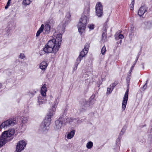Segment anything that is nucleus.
Segmentation results:
<instances>
[{
    "label": "nucleus",
    "instance_id": "obj_34",
    "mask_svg": "<svg viewBox=\"0 0 152 152\" xmlns=\"http://www.w3.org/2000/svg\"><path fill=\"white\" fill-rule=\"evenodd\" d=\"M138 57L137 58V59L136 60V61H135V63H134L132 65V67H131V69H130V71L131 72H132V71L133 69V68L134 67V66L136 63V61H137V60H138Z\"/></svg>",
    "mask_w": 152,
    "mask_h": 152
},
{
    "label": "nucleus",
    "instance_id": "obj_35",
    "mask_svg": "<svg viewBox=\"0 0 152 152\" xmlns=\"http://www.w3.org/2000/svg\"><path fill=\"white\" fill-rule=\"evenodd\" d=\"M130 78L127 77L126 78V81L127 84L129 85V83L130 81Z\"/></svg>",
    "mask_w": 152,
    "mask_h": 152
},
{
    "label": "nucleus",
    "instance_id": "obj_18",
    "mask_svg": "<svg viewBox=\"0 0 152 152\" xmlns=\"http://www.w3.org/2000/svg\"><path fill=\"white\" fill-rule=\"evenodd\" d=\"M89 106V102L86 101L85 103L82 107V108L80 109L81 111H83L86 109V108Z\"/></svg>",
    "mask_w": 152,
    "mask_h": 152
},
{
    "label": "nucleus",
    "instance_id": "obj_14",
    "mask_svg": "<svg viewBox=\"0 0 152 152\" xmlns=\"http://www.w3.org/2000/svg\"><path fill=\"white\" fill-rule=\"evenodd\" d=\"M46 85L44 84L42 87L41 90V96H45L47 91Z\"/></svg>",
    "mask_w": 152,
    "mask_h": 152
},
{
    "label": "nucleus",
    "instance_id": "obj_30",
    "mask_svg": "<svg viewBox=\"0 0 152 152\" xmlns=\"http://www.w3.org/2000/svg\"><path fill=\"white\" fill-rule=\"evenodd\" d=\"M88 27L91 30H93L94 28V25L93 24H91L89 25Z\"/></svg>",
    "mask_w": 152,
    "mask_h": 152
},
{
    "label": "nucleus",
    "instance_id": "obj_12",
    "mask_svg": "<svg viewBox=\"0 0 152 152\" xmlns=\"http://www.w3.org/2000/svg\"><path fill=\"white\" fill-rule=\"evenodd\" d=\"M43 30L44 31V33L46 34H49L50 31V26L48 24H46L44 26V27Z\"/></svg>",
    "mask_w": 152,
    "mask_h": 152
},
{
    "label": "nucleus",
    "instance_id": "obj_42",
    "mask_svg": "<svg viewBox=\"0 0 152 152\" xmlns=\"http://www.w3.org/2000/svg\"><path fill=\"white\" fill-rule=\"evenodd\" d=\"M150 152H152V150Z\"/></svg>",
    "mask_w": 152,
    "mask_h": 152
},
{
    "label": "nucleus",
    "instance_id": "obj_40",
    "mask_svg": "<svg viewBox=\"0 0 152 152\" xmlns=\"http://www.w3.org/2000/svg\"><path fill=\"white\" fill-rule=\"evenodd\" d=\"M122 42V41L121 40L120 41V42Z\"/></svg>",
    "mask_w": 152,
    "mask_h": 152
},
{
    "label": "nucleus",
    "instance_id": "obj_29",
    "mask_svg": "<svg viewBox=\"0 0 152 152\" xmlns=\"http://www.w3.org/2000/svg\"><path fill=\"white\" fill-rule=\"evenodd\" d=\"M10 4H11V1H8V2L7 4L6 5L5 7V9H8V8L9 6H10Z\"/></svg>",
    "mask_w": 152,
    "mask_h": 152
},
{
    "label": "nucleus",
    "instance_id": "obj_9",
    "mask_svg": "<svg viewBox=\"0 0 152 152\" xmlns=\"http://www.w3.org/2000/svg\"><path fill=\"white\" fill-rule=\"evenodd\" d=\"M129 94V89H127L125 92L124 97L123 98L122 106V110L123 111L125 110L126 106L127 104V102L128 99Z\"/></svg>",
    "mask_w": 152,
    "mask_h": 152
},
{
    "label": "nucleus",
    "instance_id": "obj_6",
    "mask_svg": "<svg viewBox=\"0 0 152 152\" xmlns=\"http://www.w3.org/2000/svg\"><path fill=\"white\" fill-rule=\"evenodd\" d=\"M96 14L98 17L101 18L103 15V6L100 2H98L96 6Z\"/></svg>",
    "mask_w": 152,
    "mask_h": 152
},
{
    "label": "nucleus",
    "instance_id": "obj_13",
    "mask_svg": "<svg viewBox=\"0 0 152 152\" xmlns=\"http://www.w3.org/2000/svg\"><path fill=\"white\" fill-rule=\"evenodd\" d=\"M45 98V96H39L38 101L39 105L45 103V102L46 101Z\"/></svg>",
    "mask_w": 152,
    "mask_h": 152
},
{
    "label": "nucleus",
    "instance_id": "obj_3",
    "mask_svg": "<svg viewBox=\"0 0 152 152\" xmlns=\"http://www.w3.org/2000/svg\"><path fill=\"white\" fill-rule=\"evenodd\" d=\"M89 12L90 6L89 5H87L84 10L83 13L78 24V31L80 34H82L84 31L86 24L89 22Z\"/></svg>",
    "mask_w": 152,
    "mask_h": 152
},
{
    "label": "nucleus",
    "instance_id": "obj_31",
    "mask_svg": "<svg viewBox=\"0 0 152 152\" xmlns=\"http://www.w3.org/2000/svg\"><path fill=\"white\" fill-rule=\"evenodd\" d=\"M25 57L24 54L23 53H20L19 56V58L21 59H23Z\"/></svg>",
    "mask_w": 152,
    "mask_h": 152
},
{
    "label": "nucleus",
    "instance_id": "obj_16",
    "mask_svg": "<svg viewBox=\"0 0 152 152\" xmlns=\"http://www.w3.org/2000/svg\"><path fill=\"white\" fill-rule=\"evenodd\" d=\"M44 27V25L43 24H42L40 28H39V30L37 32L36 34V37H38L40 34L43 31Z\"/></svg>",
    "mask_w": 152,
    "mask_h": 152
},
{
    "label": "nucleus",
    "instance_id": "obj_20",
    "mask_svg": "<svg viewBox=\"0 0 152 152\" xmlns=\"http://www.w3.org/2000/svg\"><path fill=\"white\" fill-rule=\"evenodd\" d=\"M93 145V142L91 141H90L87 143L86 147L88 149H90L92 148Z\"/></svg>",
    "mask_w": 152,
    "mask_h": 152
},
{
    "label": "nucleus",
    "instance_id": "obj_26",
    "mask_svg": "<svg viewBox=\"0 0 152 152\" xmlns=\"http://www.w3.org/2000/svg\"><path fill=\"white\" fill-rule=\"evenodd\" d=\"M148 81V79L146 81V82L145 84L143 86V87L141 89L142 91H145V90L146 88L147 87V83Z\"/></svg>",
    "mask_w": 152,
    "mask_h": 152
},
{
    "label": "nucleus",
    "instance_id": "obj_41",
    "mask_svg": "<svg viewBox=\"0 0 152 152\" xmlns=\"http://www.w3.org/2000/svg\"><path fill=\"white\" fill-rule=\"evenodd\" d=\"M12 0H8V1H11Z\"/></svg>",
    "mask_w": 152,
    "mask_h": 152
},
{
    "label": "nucleus",
    "instance_id": "obj_38",
    "mask_svg": "<svg viewBox=\"0 0 152 152\" xmlns=\"http://www.w3.org/2000/svg\"><path fill=\"white\" fill-rule=\"evenodd\" d=\"M131 72L129 71V73L127 77L130 78V77L131 76Z\"/></svg>",
    "mask_w": 152,
    "mask_h": 152
},
{
    "label": "nucleus",
    "instance_id": "obj_25",
    "mask_svg": "<svg viewBox=\"0 0 152 152\" xmlns=\"http://www.w3.org/2000/svg\"><path fill=\"white\" fill-rule=\"evenodd\" d=\"M105 32H103V33L102 34V39L101 41H102V40H103L104 39V40L107 38V37L106 36V29H105Z\"/></svg>",
    "mask_w": 152,
    "mask_h": 152
},
{
    "label": "nucleus",
    "instance_id": "obj_33",
    "mask_svg": "<svg viewBox=\"0 0 152 152\" xmlns=\"http://www.w3.org/2000/svg\"><path fill=\"white\" fill-rule=\"evenodd\" d=\"M126 126H124L122 130H121V132H122V134H121L122 135L124 132L126 130Z\"/></svg>",
    "mask_w": 152,
    "mask_h": 152
},
{
    "label": "nucleus",
    "instance_id": "obj_27",
    "mask_svg": "<svg viewBox=\"0 0 152 152\" xmlns=\"http://www.w3.org/2000/svg\"><path fill=\"white\" fill-rule=\"evenodd\" d=\"M134 4V0H132V3L130 5V10H132L133 9Z\"/></svg>",
    "mask_w": 152,
    "mask_h": 152
},
{
    "label": "nucleus",
    "instance_id": "obj_32",
    "mask_svg": "<svg viewBox=\"0 0 152 152\" xmlns=\"http://www.w3.org/2000/svg\"><path fill=\"white\" fill-rule=\"evenodd\" d=\"M113 88H107V92L109 93H111L112 92Z\"/></svg>",
    "mask_w": 152,
    "mask_h": 152
},
{
    "label": "nucleus",
    "instance_id": "obj_7",
    "mask_svg": "<svg viewBox=\"0 0 152 152\" xmlns=\"http://www.w3.org/2000/svg\"><path fill=\"white\" fill-rule=\"evenodd\" d=\"M26 143L23 140L19 141L16 146V149L17 152H21L26 146Z\"/></svg>",
    "mask_w": 152,
    "mask_h": 152
},
{
    "label": "nucleus",
    "instance_id": "obj_19",
    "mask_svg": "<svg viewBox=\"0 0 152 152\" xmlns=\"http://www.w3.org/2000/svg\"><path fill=\"white\" fill-rule=\"evenodd\" d=\"M115 37L116 40H118L119 39H122L124 38V35L121 34H119V35L115 34Z\"/></svg>",
    "mask_w": 152,
    "mask_h": 152
},
{
    "label": "nucleus",
    "instance_id": "obj_17",
    "mask_svg": "<svg viewBox=\"0 0 152 152\" xmlns=\"http://www.w3.org/2000/svg\"><path fill=\"white\" fill-rule=\"evenodd\" d=\"M75 133V131L73 130L72 131L70 132H69L67 134V138L68 139H70L72 138L74 136Z\"/></svg>",
    "mask_w": 152,
    "mask_h": 152
},
{
    "label": "nucleus",
    "instance_id": "obj_22",
    "mask_svg": "<svg viewBox=\"0 0 152 152\" xmlns=\"http://www.w3.org/2000/svg\"><path fill=\"white\" fill-rule=\"evenodd\" d=\"M28 117H23L22 118L21 121V124L22 123H23V124H25V123H26L27 121H28Z\"/></svg>",
    "mask_w": 152,
    "mask_h": 152
},
{
    "label": "nucleus",
    "instance_id": "obj_1",
    "mask_svg": "<svg viewBox=\"0 0 152 152\" xmlns=\"http://www.w3.org/2000/svg\"><path fill=\"white\" fill-rule=\"evenodd\" d=\"M53 39L50 40L43 48V51L45 53L52 52L56 54L58 51L62 40V35L55 33Z\"/></svg>",
    "mask_w": 152,
    "mask_h": 152
},
{
    "label": "nucleus",
    "instance_id": "obj_15",
    "mask_svg": "<svg viewBox=\"0 0 152 152\" xmlns=\"http://www.w3.org/2000/svg\"><path fill=\"white\" fill-rule=\"evenodd\" d=\"M48 65L47 63L45 61H42L39 65L40 68L42 70H45Z\"/></svg>",
    "mask_w": 152,
    "mask_h": 152
},
{
    "label": "nucleus",
    "instance_id": "obj_39",
    "mask_svg": "<svg viewBox=\"0 0 152 152\" xmlns=\"http://www.w3.org/2000/svg\"><path fill=\"white\" fill-rule=\"evenodd\" d=\"M94 96H93V95L91 96V98H94Z\"/></svg>",
    "mask_w": 152,
    "mask_h": 152
},
{
    "label": "nucleus",
    "instance_id": "obj_21",
    "mask_svg": "<svg viewBox=\"0 0 152 152\" xmlns=\"http://www.w3.org/2000/svg\"><path fill=\"white\" fill-rule=\"evenodd\" d=\"M80 61L79 60H76V61L75 62V65L74 67L73 70L75 71L77 68V66L78 64L80 63Z\"/></svg>",
    "mask_w": 152,
    "mask_h": 152
},
{
    "label": "nucleus",
    "instance_id": "obj_37",
    "mask_svg": "<svg viewBox=\"0 0 152 152\" xmlns=\"http://www.w3.org/2000/svg\"><path fill=\"white\" fill-rule=\"evenodd\" d=\"M71 16V15L69 14V13H68L67 14L66 17H67L68 18H69Z\"/></svg>",
    "mask_w": 152,
    "mask_h": 152
},
{
    "label": "nucleus",
    "instance_id": "obj_10",
    "mask_svg": "<svg viewBox=\"0 0 152 152\" xmlns=\"http://www.w3.org/2000/svg\"><path fill=\"white\" fill-rule=\"evenodd\" d=\"M88 44H86L85 46V48L80 52V53L77 58V59L81 61L82 58L83 57H84L85 55L88 53V49L87 47H88Z\"/></svg>",
    "mask_w": 152,
    "mask_h": 152
},
{
    "label": "nucleus",
    "instance_id": "obj_36",
    "mask_svg": "<svg viewBox=\"0 0 152 152\" xmlns=\"http://www.w3.org/2000/svg\"><path fill=\"white\" fill-rule=\"evenodd\" d=\"M29 93H30V94H31L32 95H34V94H35L36 93V91H29Z\"/></svg>",
    "mask_w": 152,
    "mask_h": 152
},
{
    "label": "nucleus",
    "instance_id": "obj_28",
    "mask_svg": "<svg viewBox=\"0 0 152 152\" xmlns=\"http://www.w3.org/2000/svg\"><path fill=\"white\" fill-rule=\"evenodd\" d=\"M118 84V82L117 81L114 82L113 83L111 84L110 86L111 88H114L115 86Z\"/></svg>",
    "mask_w": 152,
    "mask_h": 152
},
{
    "label": "nucleus",
    "instance_id": "obj_23",
    "mask_svg": "<svg viewBox=\"0 0 152 152\" xmlns=\"http://www.w3.org/2000/svg\"><path fill=\"white\" fill-rule=\"evenodd\" d=\"M31 2L30 0H23V4L25 6L29 5Z\"/></svg>",
    "mask_w": 152,
    "mask_h": 152
},
{
    "label": "nucleus",
    "instance_id": "obj_8",
    "mask_svg": "<svg viewBox=\"0 0 152 152\" xmlns=\"http://www.w3.org/2000/svg\"><path fill=\"white\" fill-rule=\"evenodd\" d=\"M15 124V122L13 119H8L2 123L0 125V128H7L10 126H13Z\"/></svg>",
    "mask_w": 152,
    "mask_h": 152
},
{
    "label": "nucleus",
    "instance_id": "obj_11",
    "mask_svg": "<svg viewBox=\"0 0 152 152\" xmlns=\"http://www.w3.org/2000/svg\"><path fill=\"white\" fill-rule=\"evenodd\" d=\"M148 10V8L145 6L141 7L138 11V15L140 16L143 15L145 13L147 12Z\"/></svg>",
    "mask_w": 152,
    "mask_h": 152
},
{
    "label": "nucleus",
    "instance_id": "obj_24",
    "mask_svg": "<svg viewBox=\"0 0 152 152\" xmlns=\"http://www.w3.org/2000/svg\"><path fill=\"white\" fill-rule=\"evenodd\" d=\"M106 47L104 46V45L103 47L101 49V53L102 54L104 55V54L105 53V52H106Z\"/></svg>",
    "mask_w": 152,
    "mask_h": 152
},
{
    "label": "nucleus",
    "instance_id": "obj_2",
    "mask_svg": "<svg viewBox=\"0 0 152 152\" xmlns=\"http://www.w3.org/2000/svg\"><path fill=\"white\" fill-rule=\"evenodd\" d=\"M58 101V98H56L54 102V105L52 107L51 109L50 110L46 116L45 119L40 126V130L45 131L49 129V126L50 124L51 121V118L55 114Z\"/></svg>",
    "mask_w": 152,
    "mask_h": 152
},
{
    "label": "nucleus",
    "instance_id": "obj_5",
    "mask_svg": "<svg viewBox=\"0 0 152 152\" xmlns=\"http://www.w3.org/2000/svg\"><path fill=\"white\" fill-rule=\"evenodd\" d=\"M69 118L65 115H62L59 118L55 121L54 129L56 130L61 129L63 124H65L69 122Z\"/></svg>",
    "mask_w": 152,
    "mask_h": 152
},
{
    "label": "nucleus",
    "instance_id": "obj_4",
    "mask_svg": "<svg viewBox=\"0 0 152 152\" xmlns=\"http://www.w3.org/2000/svg\"><path fill=\"white\" fill-rule=\"evenodd\" d=\"M15 130L11 129L4 131L2 134L1 137L0 139V147L4 145L7 142L10 140V138L15 133Z\"/></svg>",
    "mask_w": 152,
    "mask_h": 152
}]
</instances>
